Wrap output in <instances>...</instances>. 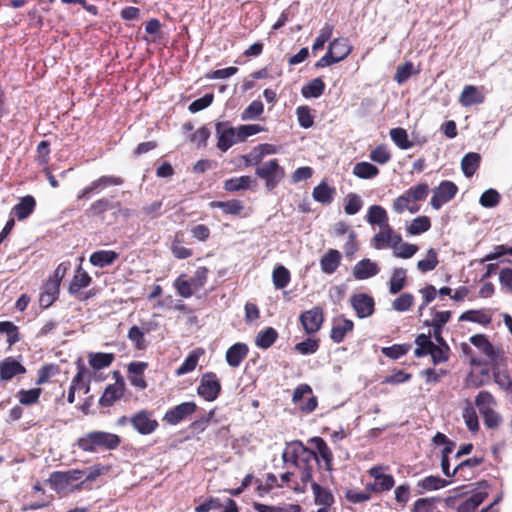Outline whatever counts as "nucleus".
Masks as SVG:
<instances>
[{"label":"nucleus","instance_id":"obj_1","mask_svg":"<svg viewBox=\"0 0 512 512\" xmlns=\"http://www.w3.org/2000/svg\"><path fill=\"white\" fill-rule=\"evenodd\" d=\"M121 438L117 434L95 430L79 437L75 445L84 452L95 453L101 450H115L119 447Z\"/></svg>","mask_w":512,"mask_h":512},{"label":"nucleus","instance_id":"obj_2","mask_svg":"<svg viewBox=\"0 0 512 512\" xmlns=\"http://www.w3.org/2000/svg\"><path fill=\"white\" fill-rule=\"evenodd\" d=\"M85 470L71 469L68 471H54L50 474L47 482L51 488L54 489L58 494H66L70 491H76L75 482H80L83 478Z\"/></svg>","mask_w":512,"mask_h":512},{"label":"nucleus","instance_id":"obj_3","mask_svg":"<svg viewBox=\"0 0 512 512\" xmlns=\"http://www.w3.org/2000/svg\"><path fill=\"white\" fill-rule=\"evenodd\" d=\"M255 174L265 181L267 190L272 191L285 177V170L279 165L277 159H271L257 167Z\"/></svg>","mask_w":512,"mask_h":512},{"label":"nucleus","instance_id":"obj_4","mask_svg":"<svg viewBox=\"0 0 512 512\" xmlns=\"http://www.w3.org/2000/svg\"><path fill=\"white\" fill-rule=\"evenodd\" d=\"M124 179L114 175H103L93 180L88 186L84 187L77 195V200H89L93 194H99L110 186H120Z\"/></svg>","mask_w":512,"mask_h":512},{"label":"nucleus","instance_id":"obj_5","mask_svg":"<svg viewBox=\"0 0 512 512\" xmlns=\"http://www.w3.org/2000/svg\"><path fill=\"white\" fill-rule=\"evenodd\" d=\"M221 389V383L217 375L213 372H206L200 378L197 394L205 401L212 402L218 398Z\"/></svg>","mask_w":512,"mask_h":512},{"label":"nucleus","instance_id":"obj_6","mask_svg":"<svg viewBox=\"0 0 512 512\" xmlns=\"http://www.w3.org/2000/svg\"><path fill=\"white\" fill-rule=\"evenodd\" d=\"M299 321L306 334L312 335L317 333L324 322V312L320 306L303 311L299 315Z\"/></svg>","mask_w":512,"mask_h":512},{"label":"nucleus","instance_id":"obj_7","mask_svg":"<svg viewBox=\"0 0 512 512\" xmlns=\"http://www.w3.org/2000/svg\"><path fill=\"white\" fill-rule=\"evenodd\" d=\"M130 424L141 435L152 434L159 426L153 413L148 410H140L130 417Z\"/></svg>","mask_w":512,"mask_h":512},{"label":"nucleus","instance_id":"obj_8","mask_svg":"<svg viewBox=\"0 0 512 512\" xmlns=\"http://www.w3.org/2000/svg\"><path fill=\"white\" fill-rule=\"evenodd\" d=\"M458 192V187L452 181L444 180L433 191L430 204L433 209L439 210L445 203L452 200Z\"/></svg>","mask_w":512,"mask_h":512},{"label":"nucleus","instance_id":"obj_9","mask_svg":"<svg viewBox=\"0 0 512 512\" xmlns=\"http://www.w3.org/2000/svg\"><path fill=\"white\" fill-rule=\"evenodd\" d=\"M217 134V148L222 152H226L234 144L239 142L237 129L232 127L229 122H217L215 125Z\"/></svg>","mask_w":512,"mask_h":512},{"label":"nucleus","instance_id":"obj_10","mask_svg":"<svg viewBox=\"0 0 512 512\" xmlns=\"http://www.w3.org/2000/svg\"><path fill=\"white\" fill-rule=\"evenodd\" d=\"M350 305L360 319L368 318L375 311L374 298L367 293H355L350 297Z\"/></svg>","mask_w":512,"mask_h":512},{"label":"nucleus","instance_id":"obj_11","mask_svg":"<svg viewBox=\"0 0 512 512\" xmlns=\"http://www.w3.org/2000/svg\"><path fill=\"white\" fill-rule=\"evenodd\" d=\"M195 402H183L166 411L163 421L170 425H177L196 411Z\"/></svg>","mask_w":512,"mask_h":512},{"label":"nucleus","instance_id":"obj_12","mask_svg":"<svg viewBox=\"0 0 512 512\" xmlns=\"http://www.w3.org/2000/svg\"><path fill=\"white\" fill-rule=\"evenodd\" d=\"M470 343L480 350L490 361L495 364L503 358V353L499 349H495L484 334H475L470 337Z\"/></svg>","mask_w":512,"mask_h":512},{"label":"nucleus","instance_id":"obj_13","mask_svg":"<svg viewBox=\"0 0 512 512\" xmlns=\"http://www.w3.org/2000/svg\"><path fill=\"white\" fill-rule=\"evenodd\" d=\"M119 206V201H113V198L101 197L93 201L85 211V214L91 218L104 219L105 213L115 211V207Z\"/></svg>","mask_w":512,"mask_h":512},{"label":"nucleus","instance_id":"obj_14","mask_svg":"<svg viewBox=\"0 0 512 512\" xmlns=\"http://www.w3.org/2000/svg\"><path fill=\"white\" fill-rule=\"evenodd\" d=\"M380 272V268L376 262L369 258L358 261L352 270L353 277L356 280H366L376 276Z\"/></svg>","mask_w":512,"mask_h":512},{"label":"nucleus","instance_id":"obj_15","mask_svg":"<svg viewBox=\"0 0 512 512\" xmlns=\"http://www.w3.org/2000/svg\"><path fill=\"white\" fill-rule=\"evenodd\" d=\"M353 328V321L341 315L333 320L332 328L330 331V338L334 343L339 344L343 342L346 334L351 332Z\"/></svg>","mask_w":512,"mask_h":512},{"label":"nucleus","instance_id":"obj_16","mask_svg":"<svg viewBox=\"0 0 512 512\" xmlns=\"http://www.w3.org/2000/svg\"><path fill=\"white\" fill-rule=\"evenodd\" d=\"M24 373H26V368L13 357H7L0 362V381H9Z\"/></svg>","mask_w":512,"mask_h":512},{"label":"nucleus","instance_id":"obj_17","mask_svg":"<svg viewBox=\"0 0 512 512\" xmlns=\"http://www.w3.org/2000/svg\"><path fill=\"white\" fill-rule=\"evenodd\" d=\"M124 394V382H116L110 384L104 390L102 396L99 399V405L102 407H110L117 400H119Z\"/></svg>","mask_w":512,"mask_h":512},{"label":"nucleus","instance_id":"obj_18","mask_svg":"<svg viewBox=\"0 0 512 512\" xmlns=\"http://www.w3.org/2000/svg\"><path fill=\"white\" fill-rule=\"evenodd\" d=\"M276 151V147L272 144H259L258 146L254 147L248 155L243 156L245 165L251 166L253 164H258L263 159V157L266 155L275 154Z\"/></svg>","mask_w":512,"mask_h":512},{"label":"nucleus","instance_id":"obj_19","mask_svg":"<svg viewBox=\"0 0 512 512\" xmlns=\"http://www.w3.org/2000/svg\"><path fill=\"white\" fill-rule=\"evenodd\" d=\"M150 330L149 323H143L141 328L134 325L129 329L127 338L134 344L135 349L145 350L148 346L145 333L150 332Z\"/></svg>","mask_w":512,"mask_h":512},{"label":"nucleus","instance_id":"obj_20","mask_svg":"<svg viewBox=\"0 0 512 512\" xmlns=\"http://www.w3.org/2000/svg\"><path fill=\"white\" fill-rule=\"evenodd\" d=\"M341 253L336 249H329L320 259L321 271L325 274H333L341 263Z\"/></svg>","mask_w":512,"mask_h":512},{"label":"nucleus","instance_id":"obj_21","mask_svg":"<svg viewBox=\"0 0 512 512\" xmlns=\"http://www.w3.org/2000/svg\"><path fill=\"white\" fill-rule=\"evenodd\" d=\"M35 207V198L32 195H26L13 207L12 214L21 221L28 218L34 212Z\"/></svg>","mask_w":512,"mask_h":512},{"label":"nucleus","instance_id":"obj_22","mask_svg":"<svg viewBox=\"0 0 512 512\" xmlns=\"http://www.w3.org/2000/svg\"><path fill=\"white\" fill-rule=\"evenodd\" d=\"M249 352L248 346L245 343H235L228 348L226 352V361L229 366L236 368L246 358Z\"/></svg>","mask_w":512,"mask_h":512},{"label":"nucleus","instance_id":"obj_23","mask_svg":"<svg viewBox=\"0 0 512 512\" xmlns=\"http://www.w3.org/2000/svg\"><path fill=\"white\" fill-rule=\"evenodd\" d=\"M119 258V253L113 250H98L90 255L89 261L93 266L104 268L112 265Z\"/></svg>","mask_w":512,"mask_h":512},{"label":"nucleus","instance_id":"obj_24","mask_svg":"<svg viewBox=\"0 0 512 512\" xmlns=\"http://www.w3.org/2000/svg\"><path fill=\"white\" fill-rule=\"evenodd\" d=\"M459 102L463 107H469L484 102V95L473 85H467L461 92Z\"/></svg>","mask_w":512,"mask_h":512},{"label":"nucleus","instance_id":"obj_25","mask_svg":"<svg viewBox=\"0 0 512 512\" xmlns=\"http://www.w3.org/2000/svg\"><path fill=\"white\" fill-rule=\"evenodd\" d=\"M336 190L329 186L325 181L317 185L312 192L313 199L323 205H329L334 200Z\"/></svg>","mask_w":512,"mask_h":512},{"label":"nucleus","instance_id":"obj_26","mask_svg":"<svg viewBox=\"0 0 512 512\" xmlns=\"http://www.w3.org/2000/svg\"><path fill=\"white\" fill-rule=\"evenodd\" d=\"M366 220L371 225H377L380 228L390 226L388 223V214L380 205H372L369 207Z\"/></svg>","mask_w":512,"mask_h":512},{"label":"nucleus","instance_id":"obj_27","mask_svg":"<svg viewBox=\"0 0 512 512\" xmlns=\"http://www.w3.org/2000/svg\"><path fill=\"white\" fill-rule=\"evenodd\" d=\"M205 351L203 348H196L189 353L183 363L177 368L176 375L181 376L192 372L199 361V358L204 355Z\"/></svg>","mask_w":512,"mask_h":512},{"label":"nucleus","instance_id":"obj_28","mask_svg":"<svg viewBox=\"0 0 512 512\" xmlns=\"http://www.w3.org/2000/svg\"><path fill=\"white\" fill-rule=\"evenodd\" d=\"M254 183L256 180L250 176L233 177L224 181L223 188L227 192H238L248 190Z\"/></svg>","mask_w":512,"mask_h":512},{"label":"nucleus","instance_id":"obj_29","mask_svg":"<svg viewBox=\"0 0 512 512\" xmlns=\"http://www.w3.org/2000/svg\"><path fill=\"white\" fill-rule=\"evenodd\" d=\"M91 277L86 271H82L81 266L78 267L77 274L74 275L70 282L68 292L71 295H77L81 289L88 287L91 284Z\"/></svg>","mask_w":512,"mask_h":512},{"label":"nucleus","instance_id":"obj_30","mask_svg":"<svg viewBox=\"0 0 512 512\" xmlns=\"http://www.w3.org/2000/svg\"><path fill=\"white\" fill-rule=\"evenodd\" d=\"M310 443L316 448L317 456L319 455L325 462L326 470L330 471L332 469L333 454L327 443L321 437L311 438Z\"/></svg>","mask_w":512,"mask_h":512},{"label":"nucleus","instance_id":"obj_31","mask_svg":"<svg viewBox=\"0 0 512 512\" xmlns=\"http://www.w3.org/2000/svg\"><path fill=\"white\" fill-rule=\"evenodd\" d=\"M481 156L475 152L467 153L461 160V169L463 174L470 178L472 177L477 169L479 168Z\"/></svg>","mask_w":512,"mask_h":512},{"label":"nucleus","instance_id":"obj_32","mask_svg":"<svg viewBox=\"0 0 512 512\" xmlns=\"http://www.w3.org/2000/svg\"><path fill=\"white\" fill-rule=\"evenodd\" d=\"M277 338V331L273 327H267L257 334L255 344L261 349H268L275 343Z\"/></svg>","mask_w":512,"mask_h":512},{"label":"nucleus","instance_id":"obj_33","mask_svg":"<svg viewBox=\"0 0 512 512\" xmlns=\"http://www.w3.org/2000/svg\"><path fill=\"white\" fill-rule=\"evenodd\" d=\"M328 47L339 60V62L344 60L352 50V47L349 45V42L346 38H336L330 42Z\"/></svg>","mask_w":512,"mask_h":512},{"label":"nucleus","instance_id":"obj_34","mask_svg":"<svg viewBox=\"0 0 512 512\" xmlns=\"http://www.w3.org/2000/svg\"><path fill=\"white\" fill-rule=\"evenodd\" d=\"M325 90V83L321 78H315L304 85L301 93L304 98H319Z\"/></svg>","mask_w":512,"mask_h":512},{"label":"nucleus","instance_id":"obj_35","mask_svg":"<svg viewBox=\"0 0 512 512\" xmlns=\"http://www.w3.org/2000/svg\"><path fill=\"white\" fill-rule=\"evenodd\" d=\"M406 286V270L404 268H395L389 280V292L391 294L399 293Z\"/></svg>","mask_w":512,"mask_h":512},{"label":"nucleus","instance_id":"obj_36","mask_svg":"<svg viewBox=\"0 0 512 512\" xmlns=\"http://www.w3.org/2000/svg\"><path fill=\"white\" fill-rule=\"evenodd\" d=\"M450 484V481L439 476L429 475L418 481L417 486L425 491H435L442 489Z\"/></svg>","mask_w":512,"mask_h":512},{"label":"nucleus","instance_id":"obj_37","mask_svg":"<svg viewBox=\"0 0 512 512\" xmlns=\"http://www.w3.org/2000/svg\"><path fill=\"white\" fill-rule=\"evenodd\" d=\"M311 488L314 494L316 504L322 505L323 507H330L333 504L334 498L332 493L328 489L322 488L316 482H313L311 484Z\"/></svg>","mask_w":512,"mask_h":512},{"label":"nucleus","instance_id":"obj_38","mask_svg":"<svg viewBox=\"0 0 512 512\" xmlns=\"http://www.w3.org/2000/svg\"><path fill=\"white\" fill-rule=\"evenodd\" d=\"M353 174L360 179H372L379 174V169L369 162H359L353 167Z\"/></svg>","mask_w":512,"mask_h":512},{"label":"nucleus","instance_id":"obj_39","mask_svg":"<svg viewBox=\"0 0 512 512\" xmlns=\"http://www.w3.org/2000/svg\"><path fill=\"white\" fill-rule=\"evenodd\" d=\"M290 280V272L285 266L278 265L274 268L272 273V281L276 289L285 288L289 284Z\"/></svg>","mask_w":512,"mask_h":512},{"label":"nucleus","instance_id":"obj_40","mask_svg":"<svg viewBox=\"0 0 512 512\" xmlns=\"http://www.w3.org/2000/svg\"><path fill=\"white\" fill-rule=\"evenodd\" d=\"M114 360L112 353H90L89 364L94 370H100L111 365Z\"/></svg>","mask_w":512,"mask_h":512},{"label":"nucleus","instance_id":"obj_41","mask_svg":"<svg viewBox=\"0 0 512 512\" xmlns=\"http://www.w3.org/2000/svg\"><path fill=\"white\" fill-rule=\"evenodd\" d=\"M415 344L417 348L414 350V355L417 358H422L428 355L429 349L434 345L431 341V333L428 334L421 333L416 336Z\"/></svg>","mask_w":512,"mask_h":512},{"label":"nucleus","instance_id":"obj_42","mask_svg":"<svg viewBox=\"0 0 512 512\" xmlns=\"http://www.w3.org/2000/svg\"><path fill=\"white\" fill-rule=\"evenodd\" d=\"M391 140L402 150L413 147L414 143L408 139L407 131L401 127L390 130Z\"/></svg>","mask_w":512,"mask_h":512},{"label":"nucleus","instance_id":"obj_43","mask_svg":"<svg viewBox=\"0 0 512 512\" xmlns=\"http://www.w3.org/2000/svg\"><path fill=\"white\" fill-rule=\"evenodd\" d=\"M0 333L7 336L9 346L20 341L19 328L11 321H0Z\"/></svg>","mask_w":512,"mask_h":512},{"label":"nucleus","instance_id":"obj_44","mask_svg":"<svg viewBox=\"0 0 512 512\" xmlns=\"http://www.w3.org/2000/svg\"><path fill=\"white\" fill-rule=\"evenodd\" d=\"M296 456H299L300 467L310 465L312 460L318 462L317 453L307 448L300 441H296Z\"/></svg>","mask_w":512,"mask_h":512},{"label":"nucleus","instance_id":"obj_45","mask_svg":"<svg viewBox=\"0 0 512 512\" xmlns=\"http://www.w3.org/2000/svg\"><path fill=\"white\" fill-rule=\"evenodd\" d=\"M459 321H470L486 326L491 322V317L480 310H468L460 315Z\"/></svg>","mask_w":512,"mask_h":512},{"label":"nucleus","instance_id":"obj_46","mask_svg":"<svg viewBox=\"0 0 512 512\" xmlns=\"http://www.w3.org/2000/svg\"><path fill=\"white\" fill-rule=\"evenodd\" d=\"M483 462H484V458L483 457L474 456L472 458H469V459L461 461L456 466V471H459V475L462 478V480H468L470 478V476L472 475V473L468 474V473H466V470L478 467Z\"/></svg>","mask_w":512,"mask_h":512},{"label":"nucleus","instance_id":"obj_47","mask_svg":"<svg viewBox=\"0 0 512 512\" xmlns=\"http://www.w3.org/2000/svg\"><path fill=\"white\" fill-rule=\"evenodd\" d=\"M108 470H109V468L107 466H104L101 464L93 465L92 467L85 470L86 471V473L84 474V475H86L85 478L84 479L82 478L81 481L76 484L75 489H81L87 482L94 481L96 478H98L99 476L104 474V472H106Z\"/></svg>","mask_w":512,"mask_h":512},{"label":"nucleus","instance_id":"obj_48","mask_svg":"<svg viewBox=\"0 0 512 512\" xmlns=\"http://www.w3.org/2000/svg\"><path fill=\"white\" fill-rule=\"evenodd\" d=\"M212 206L220 208L224 213L230 215H238L244 208L242 202L236 199L213 202Z\"/></svg>","mask_w":512,"mask_h":512},{"label":"nucleus","instance_id":"obj_49","mask_svg":"<svg viewBox=\"0 0 512 512\" xmlns=\"http://www.w3.org/2000/svg\"><path fill=\"white\" fill-rule=\"evenodd\" d=\"M501 195L496 189L490 188L482 193L479 204L484 208H494L500 203Z\"/></svg>","mask_w":512,"mask_h":512},{"label":"nucleus","instance_id":"obj_50","mask_svg":"<svg viewBox=\"0 0 512 512\" xmlns=\"http://www.w3.org/2000/svg\"><path fill=\"white\" fill-rule=\"evenodd\" d=\"M431 227L430 219L427 216H419L412 220L407 231L411 235H418L428 231Z\"/></svg>","mask_w":512,"mask_h":512},{"label":"nucleus","instance_id":"obj_51","mask_svg":"<svg viewBox=\"0 0 512 512\" xmlns=\"http://www.w3.org/2000/svg\"><path fill=\"white\" fill-rule=\"evenodd\" d=\"M475 405L479 412L491 410L492 406L496 405V400L493 395L488 391H480L475 398Z\"/></svg>","mask_w":512,"mask_h":512},{"label":"nucleus","instance_id":"obj_52","mask_svg":"<svg viewBox=\"0 0 512 512\" xmlns=\"http://www.w3.org/2000/svg\"><path fill=\"white\" fill-rule=\"evenodd\" d=\"M429 351L428 355L431 356L434 365L444 363L449 359L450 348L448 345L439 346L434 344Z\"/></svg>","mask_w":512,"mask_h":512},{"label":"nucleus","instance_id":"obj_53","mask_svg":"<svg viewBox=\"0 0 512 512\" xmlns=\"http://www.w3.org/2000/svg\"><path fill=\"white\" fill-rule=\"evenodd\" d=\"M438 263L437 252L431 248L428 250L426 258L418 261L417 268L421 272L426 273L434 270Z\"/></svg>","mask_w":512,"mask_h":512},{"label":"nucleus","instance_id":"obj_54","mask_svg":"<svg viewBox=\"0 0 512 512\" xmlns=\"http://www.w3.org/2000/svg\"><path fill=\"white\" fill-rule=\"evenodd\" d=\"M345 202L344 211L347 215L357 214L363 206L361 197L356 193H349L345 198Z\"/></svg>","mask_w":512,"mask_h":512},{"label":"nucleus","instance_id":"obj_55","mask_svg":"<svg viewBox=\"0 0 512 512\" xmlns=\"http://www.w3.org/2000/svg\"><path fill=\"white\" fill-rule=\"evenodd\" d=\"M263 111V103L259 100H254L244 109L241 114V119L244 121L257 119Z\"/></svg>","mask_w":512,"mask_h":512},{"label":"nucleus","instance_id":"obj_56","mask_svg":"<svg viewBox=\"0 0 512 512\" xmlns=\"http://www.w3.org/2000/svg\"><path fill=\"white\" fill-rule=\"evenodd\" d=\"M434 309V307L431 308V311L433 312L432 320H426L424 325L443 328V326L450 320L452 314L450 311H434Z\"/></svg>","mask_w":512,"mask_h":512},{"label":"nucleus","instance_id":"obj_57","mask_svg":"<svg viewBox=\"0 0 512 512\" xmlns=\"http://www.w3.org/2000/svg\"><path fill=\"white\" fill-rule=\"evenodd\" d=\"M411 348V344H394L389 347L382 348V354L391 359H399Z\"/></svg>","mask_w":512,"mask_h":512},{"label":"nucleus","instance_id":"obj_58","mask_svg":"<svg viewBox=\"0 0 512 512\" xmlns=\"http://www.w3.org/2000/svg\"><path fill=\"white\" fill-rule=\"evenodd\" d=\"M395 484L394 478L392 475L384 474L382 475L374 484H369L367 486L368 489L373 492H383L390 490Z\"/></svg>","mask_w":512,"mask_h":512},{"label":"nucleus","instance_id":"obj_59","mask_svg":"<svg viewBox=\"0 0 512 512\" xmlns=\"http://www.w3.org/2000/svg\"><path fill=\"white\" fill-rule=\"evenodd\" d=\"M40 395V388H32L29 390L22 389L17 394L19 402L25 406L35 404L38 401Z\"/></svg>","mask_w":512,"mask_h":512},{"label":"nucleus","instance_id":"obj_60","mask_svg":"<svg viewBox=\"0 0 512 512\" xmlns=\"http://www.w3.org/2000/svg\"><path fill=\"white\" fill-rule=\"evenodd\" d=\"M419 71H414L412 62H405L404 64L397 67L394 80L398 84L406 82L413 74H417Z\"/></svg>","mask_w":512,"mask_h":512},{"label":"nucleus","instance_id":"obj_61","mask_svg":"<svg viewBox=\"0 0 512 512\" xmlns=\"http://www.w3.org/2000/svg\"><path fill=\"white\" fill-rule=\"evenodd\" d=\"M414 304V296L411 293H403L393 300L392 307L395 311H408Z\"/></svg>","mask_w":512,"mask_h":512},{"label":"nucleus","instance_id":"obj_62","mask_svg":"<svg viewBox=\"0 0 512 512\" xmlns=\"http://www.w3.org/2000/svg\"><path fill=\"white\" fill-rule=\"evenodd\" d=\"M319 349V340L307 338L295 345V350L302 355H310Z\"/></svg>","mask_w":512,"mask_h":512},{"label":"nucleus","instance_id":"obj_63","mask_svg":"<svg viewBox=\"0 0 512 512\" xmlns=\"http://www.w3.org/2000/svg\"><path fill=\"white\" fill-rule=\"evenodd\" d=\"M410 201H421L424 200L429 193V186L426 183H420L413 186L405 191Z\"/></svg>","mask_w":512,"mask_h":512},{"label":"nucleus","instance_id":"obj_64","mask_svg":"<svg viewBox=\"0 0 512 512\" xmlns=\"http://www.w3.org/2000/svg\"><path fill=\"white\" fill-rule=\"evenodd\" d=\"M437 498H419L415 501L411 512H433Z\"/></svg>","mask_w":512,"mask_h":512}]
</instances>
